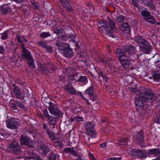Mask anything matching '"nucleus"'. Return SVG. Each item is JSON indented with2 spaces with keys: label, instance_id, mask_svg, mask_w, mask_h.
Wrapping results in <instances>:
<instances>
[{
  "label": "nucleus",
  "instance_id": "f257e3e1",
  "mask_svg": "<svg viewBox=\"0 0 160 160\" xmlns=\"http://www.w3.org/2000/svg\"><path fill=\"white\" fill-rule=\"evenodd\" d=\"M139 95L137 96L135 99V104L137 110L142 109L143 106V101L152 102L154 97L151 91L142 88L139 91Z\"/></svg>",
  "mask_w": 160,
  "mask_h": 160
},
{
  "label": "nucleus",
  "instance_id": "f03ea898",
  "mask_svg": "<svg viewBox=\"0 0 160 160\" xmlns=\"http://www.w3.org/2000/svg\"><path fill=\"white\" fill-rule=\"evenodd\" d=\"M68 47L69 45L65 43H60L58 46V49L60 52L68 58L71 57L73 55L72 50Z\"/></svg>",
  "mask_w": 160,
  "mask_h": 160
},
{
  "label": "nucleus",
  "instance_id": "7ed1b4c3",
  "mask_svg": "<svg viewBox=\"0 0 160 160\" xmlns=\"http://www.w3.org/2000/svg\"><path fill=\"white\" fill-rule=\"evenodd\" d=\"M8 150L16 154L21 153V148L18 142L16 141L12 142L7 148Z\"/></svg>",
  "mask_w": 160,
  "mask_h": 160
},
{
  "label": "nucleus",
  "instance_id": "20e7f679",
  "mask_svg": "<svg viewBox=\"0 0 160 160\" xmlns=\"http://www.w3.org/2000/svg\"><path fill=\"white\" fill-rule=\"evenodd\" d=\"M98 26L100 31L105 30L106 31L107 34L110 37L114 38V36L109 32L110 29L108 26L107 22L105 20H102L98 23Z\"/></svg>",
  "mask_w": 160,
  "mask_h": 160
},
{
  "label": "nucleus",
  "instance_id": "39448f33",
  "mask_svg": "<svg viewBox=\"0 0 160 160\" xmlns=\"http://www.w3.org/2000/svg\"><path fill=\"white\" fill-rule=\"evenodd\" d=\"M85 128L88 135L92 138H95L96 137L95 131L94 129V125L91 122H86L84 125Z\"/></svg>",
  "mask_w": 160,
  "mask_h": 160
},
{
  "label": "nucleus",
  "instance_id": "423d86ee",
  "mask_svg": "<svg viewBox=\"0 0 160 160\" xmlns=\"http://www.w3.org/2000/svg\"><path fill=\"white\" fill-rule=\"evenodd\" d=\"M48 110L51 114L58 118L62 115L59 110L56 108L54 105H50Z\"/></svg>",
  "mask_w": 160,
  "mask_h": 160
},
{
  "label": "nucleus",
  "instance_id": "0eeeda50",
  "mask_svg": "<svg viewBox=\"0 0 160 160\" xmlns=\"http://www.w3.org/2000/svg\"><path fill=\"white\" fill-rule=\"evenodd\" d=\"M139 47L141 49L147 54H148L152 49L149 43L145 40V42L140 44Z\"/></svg>",
  "mask_w": 160,
  "mask_h": 160
},
{
  "label": "nucleus",
  "instance_id": "6e6552de",
  "mask_svg": "<svg viewBox=\"0 0 160 160\" xmlns=\"http://www.w3.org/2000/svg\"><path fill=\"white\" fill-rule=\"evenodd\" d=\"M6 124L8 128L15 129L17 128L18 122L14 119H9L6 121Z\"/></svg>",
  "mask_w": 160,
  "mask_h": 160
},
{
  "label": "nucleus",
  "instance_id": "1a4fd4ad",
  "mask_svg": "<svg viewBox=\"0 0 160 160\" xmlns=\"http://www.w3.org/2000/svg\"><path fill=\"white\" fill-rule=\"evenodd\" d=\"M101 60L103 63L106 62V67L107 68L112 70L114 68L115 62L111 57L108 58V59L107 61L104 59H102Z\"/></svg>",
  "mask_w": 160,
  "mask_h": 160
},
{
  "label": "nucleus",
  "instance_id": "9d476101",
  "mask_svg": "<svg viewBox=\"0 0 160 160\" xmlns=\"http://www.w3.org/2000/svg\"><path fill=\"white\" fill-rule=\"evenodd\" d=\"M20 141L21 144L26 145L30 147L33 145V142L27 137H22Z\"/></svg>",
  "mask_w": 160,
  "mask_h": 160
},
{
  "label": "nucleus",
  "instance_id": "9b49d317",
  "mask_svg": "<svg viewBox=\"0 0 160 160\" xmlns=\"http://www.w3.org/2000/svg\"><path fill=\"white\" fill-rule=\"evenodd\" d=\"M116 54L119 60L128 57L126 52L119 48L117 50Z\"/></svg>",
  "mask_w": 160,
  "mask_h": 160
},
{
  "label": "nucleus",
  "instance_id": "f8f14e48",
  "mask_svg": "<svg viewBox=\"0 0 160 160\" xmlns=\"http://www.w3.org/2000/svg\"><path fill=\"white\" fill-rule=\"evenodd\" d=\"M122 66L124 68H128L131 65V61L125 58L119 60Z\"/></svg>",
  "mask_w": 160,
  "mask_h": 160
},
{
  "label": "nucleus",
  "instance_id": "ddd939ff",
  "mask_svg": "<svg viewBox=\"0 0 160 160\" xmlns=\"http://www.w3.org/2000/svg\"><path fill=\"white\" fill-rule=\"evenodd\" d=\"M14 93L16 98L19 99H22L23 98V95L22 92L20 91V89L16 86H14Z\"/></svg>",
  "mask_w": 160,
  "mask_h": 160
},
{
  "label": "nucleus",
  "instance_id": "4468645a",
  "mask_svg": "<svg viewBox=\"0 0 160 160\" xmlns=\"http://www.w3.org/2000/svg\"><path fill=\"white\" fill-rule=\"evenodd\" d=\"M63 151L66 153H70L75 157H78V154L73 148H64Z\"/></svg>",
  "mask_w": 160,
  "mask_h": 160
},
{
  "label": "nucleus",
  "instance_id": "2eb2a0df",
  "mask_svg": "<svg viewBox=\"0 0 160 160\" xmlns=\"http://www.w3.org/2000/svg\"><path fill=\"white\" fill-rule=\"evenodd\" d=\"M120 29L122 31L125 33H128L130 32V27L127 23H123L120 27Z\"/></svg>",
  "mask_w": 160,
  "mask_h": 160
},
{
  "label": "nucleus",
  "instance_id": "dca6fc26",
  "mask_svg": "<svg viewBox=\"0 0 160 160\" xmlns=\"http://www.w3.org/2000/svg\"><path fill=\"white\" fill-rule=\"evenodd\" d=\"M149 155H153L155 156H160V150L157 149H152L148 150Z\"/></svg>",
  "mask_w": 160,
  "mask_h": 160
},
{
  "label": "nucleus",
  "instance_id": "f3484780",
  "mask_svg": "<svg viewBox=\"0 0 160 160\" xmlns=\"http://www.w3.org/2000/svg\"><path fill=\"white\" fill-rule=\"evenodd\" d=\"M125 52H128V54H132L136 52L135 48L131 45L128 46L125 48Z\"/></svg>",
  "mask_w": 160,
  "mask_h": 160
},
{
  "label": "nucleus",
  "instance_id": "a211bd4d",
  "mask_svg": "<svg viewBox=\"0 0 160 160\" xmlns=\"http://www.w3.org/2000/svg\"><path fill=\"white\" fill-rule=\"evenodd\" d=\"M38 69L42 72V73H44V72L47 70L46 66L44 63L40 62H38Z\"/></svg>",
  "mask_w": 160,
  "mask_h": 160
},
{
  "label": "nucleus",
  "instance_id": "6ab92c4d",
  "mask_svg": "<svg viewBox=\"0 0 160 160\" xmlns=\"http://www.w3.org/2000/svg\"><path fill=\"white\" fill-rule=\"evenodd\" d=\"M22 51L23 52L22 57L23 58H27L31 56L30 52L23 47H22Z\"/></svg>",
  "mask_w": 160,
  "mask_h": 160
},
{
  "label": "nucleus",
  "instance_id": "aec40b11",
  "mask_svg": "<svg viewBox=\"0 0 160 160\" xmlns=\"http://www.w3.org/2000/svg\"><path fill=\"white\" fill-rule=\"evenodd\" d=\"M143 136L142 134L140 132L138 133L137 135L136 140L138 144L142 143L143 141Z\"/></svg>",
  "mask_w": 160,
  "mask_h": 160
},
{
  "label": "nucleus",
  "instance_id": "412c9836",
  "mask_svg": "<svg viewBox=\"0 0 160 160\" xmlns=\"http://www.w3.org/2000/svg\"><path fill=\"white\" fill-rule=\"evenodd\" d=\"M27 61L30 67L32 68H34L35 65L32 56L27 58Z\"/></svg>",
  "mask_w": 160,
  "mask_h": 160
},
{
  "label": "nucleus",
  "instance_id": "4be33fe9",
  "mask_svg": "<svg viewBox=\"0 0 160 160\" xmlns=\"http://www.w3.org/2000/svg\"><path fill=\"white\" fill-rule=\"evenodd\" d=\"M66 90L68 91L72 94H74L76 92V90L70 84L67 85Z\"/></svg>",
  "mask_w": 160,
  "mask_h": 160
},
{
  "label": "nucleus",
  "instance_id": "5701e85b",
  "mask_svg": "<svg viewBox=\"0 0 160 160\" xmlns=\"http://www.w3.org/2000/svg\"><path fill=\"white\" fill-rule=\"evenodd\" d=\"M144 19L146 21L152 24H154L155 22V18L150 14Z\"/></svg>",
  "mask_w": 160,
  "mask_h": 160
},
{
  "label": "nucleus",
  "instance_id": "b1692460",
  "mask_svg": "<svg viewBox=\"0 0 160 160\" xmlns=\"http://www.w3.org/2000/svg\"><path fill=\"white\" fill-rule=\"evenodd\" d=\"M128 142L127 138H122L117 141V143L120 146L122 145H126Z\"/></svg>",
  "mask_w": 160,
  "mask_h": 160
},
{
  "label": "nucleus",
  "instance_id": "393cba45",
  "mask_svg": "<svg viewBox=\"0 0 160 160\" xmlns=\"http://www.w3.org/2000/svg\"><path fill=\"white\" fill-rule=\"evenodd\" d=\"M48 118V122L49 124L52 125L53 126V127L54 128V126L56 124V121L54 118L52 116H50Z\"/></svg>",
  "mask_w": 160,
  "mask_h": 160
},
{
  "label": "nucleus",
  "instance_id": "a878e982",
  "mask_svg": "<svg viewBox=\"0 0 160 160\" xmlns=\"http://www.w3.org/2000/svg\"><path fill=\"white\" fill-rule=\"evenodd\" d=\"M10 106L12 109L15 112H17L18 111L17 107L16 105L15 101L13 100H11L10 102Z\"/></svg>",
  "mask_w": 160,
  "mask_h": 160
},
{
  "label": "nucleus",
  "instance_id": "bb28decb",
  "mask_svg": "<svg viewBox=\"0 0 160 160\" xmlns=\"http://www.w3.org/2000/svg\"><path fill=\"white\" fill-rule=\"evenodd\" d=\"M59 1L62 5L65 8H70L71 6L67 0H59Z\"/></svg>",
  "mask_w": 160,
  "mask_h": 160
},
{
  "label": "nucleus",
  "instance_id": "cd10ccee",
  "mask_svg": "<svg viewBox=\"0 0 160 160\" xmlns=\"http://www.w3.org/2000/svg\"><path fill=\"white\" fill-rule=\"evenodd\" d=\"M98 77L99 79L101 81L107 82L108 80L106 77L102 72H100L98 74Z\"/></svg>",
  "mask_w": 160,
  "mask_h": 160
},
{
  "label": "nucleus",
  "instance_id": "c85d7f7f",
  "mask_svg": "<svg viewBox=\"0 0 160 160\" xmlns=\"http://www.w3.org/2000/svg\"><path fill=\"white\" fill-rule=\"evenodd\" d=\"M47 132L49 138L52 140L55 139L56 137L55 134L51 131L49 129H48L47 130Z\"/></svg>",
  "mask_w": 160,
  "mask_h": 160
},
{
  "label": "nucleus",
  "instance_id": "c756f323",
  "mask_svg": "<svg viewBox=\"0 0 160 160\" xmlns=\"http://www.w3.org/2000/svg\"><path fill=\"white\" fill-rule=\"evenodd\" d=\"M93 88L91 86L89 88L86 90L84 92L85 93L88 94L90 97L93 95Z\"/></svg>",
  "mask_w": 160,
  "mask_h": 160
},
{
  "label": "nucleus",
  "instance_id": "7c9ffc66",
  "mask_svg": "<svg viewBox=\"0 0 160 160\" xmlns=\"http://www.w3.org/2000/svg\"><path fill=\"white\" fill-rule=\"evenodd\" d=\"M12 8L9 7H3L2 8L1 12L3 14H5L7 13L10 12Z\"/></svg>",
  "mask_w": 160,
  "mask_h": 160
},
{
  "label": "nucleus",
  "instance_id": "2f4dec72",
  "mask_svg": "<svg viewBox=\"0 0 160 160\" xmlns=\"http://www.w3.org/2000/svg\"><path fill=\"white\" fill-rule=\"evenodd\" d=\"M141 13L142 15L144 17V19L150 14L148 10L146 9L142 11Z\"/></svg>",
  "mask_w": 160,
  "mask_h": 160
},
{
  "label": "nucleus",
  "instance_id": "473e14b6",
  "mask_svg": "<svg viewBox=\"0 0 160 160\" xmlns=\"http://www.w3.org/2000/svg\"><path fill=\"white\" fill-rule=\"evenodd\" d=\"M143 4H145L148 7H151L152 6L153 4L151 0H142Z\"/></svg>",
  "mask_w": 160,
  "mask_h": 160
},
{
  "label": "nucleus",
  "instance_id": "72a5a7b5",
  "mask_svg": "<svg viewBox=\"0 0 160 160\" xmlns=\"http://www.w3.org/2000/svg\"><path fill=\"white\" fill-rule=\"evenodd\" d=\"M138 156L141 158H143L147 157V154L141 151H138L137 152Z\"/></svg>",
  "mask_w": 160,
  "mask_h": 160
},
{
  "label": "nucleus",
  "instance_id": "f704fd0d",
  "mask_svg": "<svg viewBox=\"0 0 160 160\" xmlns=\"http://www.w3.org/2000/svg\"><path fill=\"white\" fill-rule=\"evenodd\" d=\"M153 81L156 82H159L160 81V74L154 73L153 75Z\"/></svg>",
  "mask_w": 160,
  "mask_h": 160
},
{
  "label": "nucleus",
  "instance_id": "c9c22d12",
  "mask_svg": "<svg viewBox=\"0 0 160 160\" xmlns=\"http://www.w3.org/2000/svg\"><path fill=\"white\" fill-rule=\"evenodd\" d=\"M51 35L49 32H43L41 33L40 36L44 38H46Z\"/></svg>",
  "mask_w": 160,
  "mask_h": 160
},
{
  "label": "nucleus",
  "instance_id": "e433bc0d",
  "mask_svg": "<svg viewBox=\"0 0 160 160\" xmlns=\"http://www.w3.org/2000/svg\"><path fill=\"white\" fill-rule=\"evenodd\" d=\"M53 30L54 33L58 34H60L64 31L63 29L62 28H54Z\"/></svg>",
  "mask_w": 160,
  "mask_h": 160
},
{
  "label": "nucleus",
  "instance_id": "4c0bfd02",
  "mask_svg": "<svg viewBox=\"0 0 160 160\" xmlns=\"http://www.w3.org/2000/svg\"><path fill=\"white\" fill-rule=\"evenodd\" d=\"M144 39L142 38L140 36H138L135 38V41L138 43L140 46V44L142 43L143 42H145Z\"/></svg>",
  "mask_w": 160,
  "mask_h": 160
},
{
  "label": "nucleus",
  "instance_id": "58836bf2",
  "mask_svg": "<svg viewBox=\"0 0 160 160\" xmlns=\"http://www.w3.org/2000/svg\"><path fill=\"white\" fill-rule=\"evenodd\" d=\"M17 39L18 41L21 43H22V42L27 41L24 37L20 35H18Z\"/></svg>",
  "mask_w": 160,
  "mask_h": 160
},
{
  "label": "nucleus",
  "instance_id": "ea45409f",
  "mask_svg": "<svg viewBox=\"0 0 160 160\" xmlns=\"http://www.w3.org/2000/svg\"><path fill=\"white\" fill-rule=\"evenodd\" d=\"M8 38V31H5L1 33V38L2 40H5Z\"/></svg>",
  "mask_w": 160,
  "mask_h": 160
},
{
  "label": "nucleus",
  "instance_id": "a19ab883",
  "mask_svg": "<svg viewBox=\"0 0 160 160\" xmlns=\"http://www.w3.org/2000/svg\"><path fill=\"white\" fill-rule=\"evenodd\" d=\"M31 2L32 4V7L33 8L36 9H38L39 8V6L38 3L35 2L33 0H31Z\"/></svg>",
  "mask_w": 160,
  "mask_h": 160
},
{
  "label": "nucleus",
  "instance_id": "79ce46f5",
  "mask_svg": "<svg viewBox=\"0 0 160 160\" xmlns=\"http://www.w3.org/2000/svg\"><path fill=\"white\" fill-rule=\"evenodd\" d=\"M38 45L43 48H45L47 45V43L46 42L40 41L38 42Z\"/></svg>",
  "mask_w": 160,
  "mask_h": 160
},
{
  "label": "nucleus",
  "instance_id": "37998d69",
  "mask_svg": "<svg viewBox=\"0 0 160 160\" xmlns=\"http://www.w3.org/2000/svg\"><path fill=\"white\" fill-rule=\"evenodd\" d=\"M109 23L110 24L111 27L113 31H115L116 30V26L114 22H113L112 20H109Z\"/></svg>",
  "mask_w": 160,
  "mask_h": 160
},
{
  "label": "nucleus",
  "instance_id": "c03bdc74",
  "mask_svg": "<svg viewBox=\"0 0 160 160\" xmlns=\"http://www.w3.org/2000/svg\"><path fill=\"white\" fill-rule=\"evenodd\" d=\"M18 107L22 109H25L24 105L21 102L19 101H16Z\"/></svg>",
  "mask_w": 160,
  "mask_h": 160
},
{
  "label": "nucleus",
  "instance_id": "a18cd8bd",
  "mask_svg": "<svg viewBox=\"0 0 160 160\" xmlns=\"http://www.w3.org/2000/svg\"><path fill=\"white\" fill-rule=\"evenodd\" d=\"M18 56L16 54H15L12 57L11 59L13 62H17L18 61Z\"/></svg>",
  "mask_w": 160,
  "mask_h": 160
},
{
  "label": "nucleus",
  "instance_id": "49530a36",
  "mask_svg": "<svg viewBox=\"0 0 160 160\" xmlns=\"http://www.w3.org/2000/svg\"><path fill=\"white\" fill-rule=\"evenodd\" d=\"M87 80V78L86 76H81L79 77L78 79L79 81L81 82H85Z\"/></svg>",
  "mask_w": 160,
  "mask_h": 160
},
{
  "label": "nucleus",
  "instance_id": "de8ad7c7",
  "mask_svg": "<svg viewBox=\"0 0 160 160\" xmlns=\"http://www.w3.org/2000/svg\"><path fill=\"white\" fill-rule=\"evenodd\" d=\"M124 21V17L122 16H120L118 17L116 19V21L118 23L123 22Z\"/></svg>",
  "mask_w": 160,
  "mask_h": 160
},
{
  "label": "nucleus",
  "instance_id": "09e8293b",
  "mask_svg": "<svg viewBox=\"0 0 160 160\" xmlns=\"http://www.w3.org/2000/svg\"><path fill=\"white\" fill-rule=\"evenodd\" d=\"M58 157L55 154H53L51 156L50 160H58Z\"/></svg>",
  "mask_w": 160,
  "mask_h": 160
},
{
  "label": "nucleus",
  "instance_id": "8fccbe9b",
  "mask_svg": "<svg viewBox=\"0 0 160 160\" xmlns=\"http://www.w3.org/2000/svg\"><path fill=\"white\" fill-rule=\"evenodd\" d=\"M43 112L44 114L47 118H48L50 116L48 115V112L47 109H45L43 110Z\"/></svg>",
  "mask_w": 160,
  "mask_h": 160
},
{
  "label": "nucleus",
  "instance_id": "3c124183",
  "mask_svg": "<svg viewBox=\"0 0 160 160\" xmlns=\"http://www.w3.org/2000/svg\"><path fill=\"white\" fill-rule=\"evenodd\" d=\"M47 49V51L48 52H51L52 51V48L50 46L47 45V46L45 48Z\"/></svg>",
  "mask_w": 160,
  "mask_h": 160
},
{
  "label": "nucleus",
  "instance_id": "603ef678",
  "mask_svg": "<svg viewBox=\"0 0 160 160\" xmlns=\"http://www.w3.org/2000/svg\"><path fill=\"white\" fill-rule=\"evenodd\" d=\"M75 119L78 121H82L83 120V118L82 117L77 116L75 118Z\"/></svg>",
  "mask_w": 160,
  "mask_h": 160
},
{
  "label": "nucleus",
  "instance_id": "864d4df0",
  "mask_svg": "<svg viewBox=\"0 0 160 160\" xmlns=\"http://www.w3.org/2000/svg\"><path fill=\"white\" fill-rule=\"evenodd\" d=\"M132 80V78L130 76H128L125 78V80L127 82H130Z\"/></svg>",
  "mask_w": 160,
  "mask_h": 160
},
{
  "label": "nucleus",
  "instance_id": "5fc2aeb1",
  "mask_svg": "<svg viewBox=\"0 0 160 160\" xmlns=\"http://www.w3.org/2000/svg\"><path fill=\"white\" fill-rule=\"evenodd\" d=\"M121 157H115L109 158L108 160H121Z\"/></svg>",
  "mask_w": 160,
  "mask_h": 160
},
{
  "label": "nucleus",
  "instance_id": "6e6d98bb",
  "mask_svg": "<svg viewBox=\"0 0 160 160\" xmlns=\"http://www.w3.org/2000/svg\"><path fill=\"white\" fill-rule=\"evenodd\" d=\"M128 153L131 154H133L135 153L134 150L132 148L128 149Z\"/></svg>",
  "mask_w": 160,
  "mask_h": 160
},
{
  "label": "nucleus",
  "instance_id": "4d7b16f0",
  "mask_svg": "<svg viewBox=\"0 0 160 160\" xmlns=\"http://www.w3.org/2000/svg\"><path fill=\"white\" fill-rule=\"evenodd\" d=\"M89 156L90 158L92 160H96V158L94 157L93 155L90 152L89 153Z\"/></svg>",
  "mask_w": 160,
  "mask_h": 160
},
{
  "label": "nucleus",
  "instance_id": "13d9d810",
  "mask_svg": "<svg viewBox=\"0 0 160 160\" xmlns=\"http://www.w3.org/2000/svg\"><path fill=\"white\" fill-rule=\"evenodd\" d=\"M130 91L132 92H135L137 91L138 89L136 87L134 88H130Z\"/></svg>",
  "mask_w": 160,
  "mask_h": 160
},
{
  "label": "nucleus",
  "instance_id": "bf43d9fd",
  "mask_svg": "<svg viewBox=\"0 0 160 160\" xmlns=\"http://www.w3.org/2000/svg\"><path fill=\"white\" fill-rule=\"evenodd\" d=\"M107 146V144L105 143H103L101 144L100 145V146L101 148H103Z\"/></svg>",
  "mask_w": 160,
  "mask_h": 160
},
{
  "label": "nucleus",
  "instance_id": "052dcab7",
  "mask_svg": "<svg viewBox=\"0 0 160 160\" xmlns=\"http://www.w3.org/2000/svg\"><path fill=\"white\" fill-rule=\"evenodd\" d=\"M56 145L58 146H61L62 145V143L60 141H58L55 143Z\"/></svg>",
  "mask_w": 160,
  "mask_h": 160
},
{
  "label": "nucleus",
  "instance_id": "680f3d73",
  "mask_svg": "<svg viewBox=\"0 0 160 160\" xmlns=\"http://www.w3.org/2000/svg\"><path fill=\"white\" fill-rule=\"evenodd\" d=\"M43 126L44 128L45 129H46V131L48 129H49L48 128L46 124L44 123L43 124Z\"/></svg>",
  "mask_w": 160,
  "mask_h": 160
},
{
  "label": "nucleus",
  "instance_id": "e2e57ef3",
  "mask_svg": "<svg viewBox=\"0 0 160 160\" xmlns=\"http://www.w3.org/2000/svg\"><path fill=\"white\" fill-rule=\"evenodd\" d=\"M4 52L3 48L2 47H0V53H2Z\"/></svg>",
  "mask_w": 160,
  "mask_h": 160
},
{
  "label": "nucleus",
  "instance_id": "0e129e2a",
  "mask_svg": "<svg viewBox=\"0 0 160 160\" xmlns=\"http://www.w3.org/2000/svg\"><path fill=\"white\" fill-rule=\"evenodd\" d=\"M48 98H42V100L43 101V103L45 104V103H44V102H45V103H46L47 102V101L48 100Z\"/></svg>",
  "mask_w": 160,
  "mask_h": 160
},
{
  "label": "nucleus",
  "instance_id": "69168bd1",
  "mask_svg": "<svg viewBox=\"0 0 160 160\" xmlns=\"http://www.w3.org/2000/svg\"><path fill=\"white\" fill-rule=\"evenodd\" d=\"M15 2L18 3H21L22 2L23 0H13Z\"/></svg>",
  "mask_w": 160,
  "mask_h": 160
},
{
  "label": "nucleus",
  "instance_id": "338daca9",
  "mask_svg": "<svg viewBox=\"0 0 160 160\" xmlns=\"http://www.w3.org/2000/svg\"><path fill=\"white\" fill-rule=\"evenodd\" d=\"M74 75H73V76H70L69 78H71L72 80H74L75 79V77H74Z\"/></svg>",
  "mask_w": 160,
  "mask_h": 160
},
{
  "label": "nucleus",
  "instance_id": "774afa93",
  "mask_svg": "<svg viewBox=\"0 0 160 160\" xmlns=\"http://www.w3.org/2000/svg\"><path fill=\"white\" fill-rule=\"evenodd\" d=\"M28 157V158L29 159H32L33 158H34V156H32L31 155H30L29 157L27 156Z\"/></svg>",
  "mask_w": 160,
  "mask_h": 160
}]
</instances>
